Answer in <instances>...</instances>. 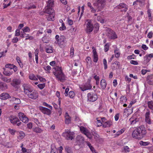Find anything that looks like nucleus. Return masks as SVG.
<instances>
[{
	"label": "nucleus",
	"instance_id": "nucleus-55",
	"mask_svg": "<svg viewBox=\"0 0 153 153\" xmlns=\"http://www.w3.org/2000/svg\"><path fill=\"white\" fill-rule=\"evenodd\" d=\"M66 28L65 26V24L63 23H62V24L61 27L59 28L60 30H65Z\"/></svg>",
	"mask_w": 153,
	"mask_h": 153
},
{
	"label": "nucleus",
	"instance_id": "nucleus-28",
	"mask_svg": "<svg viewBox=\"0 0 153 153\" xmlns=\"http://www.w3.org/2000/svg\"><path fill=\"white\" fill-rule=\"evenodd\" d=\"M100 85L101 88L104 89L106 87V83L105 79H102L100 82Z\"/></svg>",
	"mask_w": 153,
	"mask_h": 153
},
{
	"label": "nucleus",
	"instance_id": "nucleus-37",
	"mask_svg": "<svg viewBox=\"0 0 153 153\" xmlns=\"http://www.w3.org/2000/svg\"><path fill=\"white\" fill-rule=\"evenodd\" d=\"M53 0H49L48 1V7H53Z\"/></svg>",
	"mask_w": 153,
	"mask_h": 153
},
{
	"label": "nucleus",
	"instance_id": "nucleus-25",
	"mask_svg": "<svg viewBox=\"0 0 153 153\" xmlns=\"http://www.w3.org/2000/svg\"><path fill=\"white\" fill-rule=\"evenodd\" d=\"M114 53L115 57L116 58H118L120 57V50L117 47L114 49Z\"/></svg>",
	"mask_w": 153,
	"mask_h": 153
},
{
	"label": "nucleus",
	"instance_id": "nucleus-21",
	"mask_svg": "<svg viewBox=\"0 0 153 153\" xmlns=\"http://www.w3.org/2000/svg\"><path fill=\"white\" fill-rule=\"evenodd\" d=\"M65 123L66 124H68L71 123V117L69 116L67 112H66L65 115Z\"/></svg>",
	"mask_w": 153,
	"mask_h": 153
},
{
	"label": "nucleus",
	"instance_id": "nucleus-10",
	"mask_svg": "<svg viewBox=\"0 0 153 153\" xmlns=\"http://www.w3.org/2000/svg\"><path fill=\"white\" fill-rule=\"evenodd\" d=\"M107 31V36L109 39H114L117 38V36L113 30L109 29Z\"/></svg>",
	"mask_w": 153,
	"mask_h": 153
},
{
	"label": "nucleus",
	"instance_id": "nucleus-50",
	"mask_svg": "<svg viewBox=\"0 0 153 153\" xmlns=\"http://www.w3.org/2000/svg\"><path fill=\"white\" fill-rule=\"evenodd\" d=\"M42 40L45 43H48L49 42V40L47 39V37L45 36L42 38Z\"/></svg>",
	"mask_w": 153,
	"mask_h": 153
},
{
	"label": "nucleus",
	"instance_id": "nucleus-3",
	"mask_svg": "<svg viewBox=\"0 0 153 153\" xmlns=\"http://www.w3.org/2000/svg\"><path fill=\"white\" fill-rule=\"evenodd\" d=\"M54 68L56 71L53 72L54 75L56 77L58 80L62 81L65 79V76L63 73L61 68L60 67L56 66Z\"/></svg>",
	"mask_w": 153,
	"mask_h": 153
},
{
	"label": "nucleus",
	"instance_id": "nucleus-17",
	"mask_svg": "<svg viewBox=\"0 0 153 153\" xmlns=\"http://www.w3.org/2000/svg\"><path fill=\"white\" fill-rule=\"evenodd\" d=\"M116 8L121 9L122 11L126 12L128 10L127 6L123 3H121L117 6Z\"/></svg>",
	"mask_w": 153,
	"mask_h": 153
},
{
	"label": "nucleus",
	"instance_id": "nucleus-15",
	"mask_svg": "<svg viewBox=\"0 0 153 153\" xmlns=\"http://www.w3.org/2000/svg\"><path fill=\"white\" fill-rule=\"evenodd\" d=\"M40 110L45 114L49 115L51 114V111L49 109L42 106L39 107Z\"/></svg>",
	"mask_w": 153,
	"mask_h": 153
},
{
	"label": "nucleus",
	"instance_id": "nucleus-22",
	"mask_svg": "<svg viewBox=\"0 0 153 153\" xmlns=\"http://www.w3.org/2000/svg\"><path fill=\"white\" fill-rule=\"evenodd\" d=\"M84 140V138L81 135H78L76 137V142L78 144L80 145L83 143Z\"/></svg>",
	"mask_w": 153,
	"mask_h": 153
},
{
	"label": "nucleus",
	"instance_id": "nucleus-36",
	"mask_svg": "<svg viewBox=\"0 0 153 153\" xmlns=\"http://www.w3.org/2000/svg\"><path fill=\"white\" fill-rule=\"evenodd\" d=\"M25 134L24 132L22 131H20L19 132L18 138L19 139H21L25 136Z\"/></svg>",
	"mask_w": 153,
	"mask_h": 153
},
{
	"label": "nucleus",
	"instance_id": "nucleus-60",
	"mask_svg": "<svg viewBox=\"0 0 153 153\" xmlns=\"http://www.w3.org/2000/svg\"><path fill=\"white\" fill-rule=\"evenodd\" d=\"M145 120L146 123L149 124H151V122L150 117L145 118Z\"/></svg>",
	"mask_w": 153,
	"mask_h": 153
},
{
	"label": "nucleus",
	"instance_id": "nucleus-8",
	"mask_svg": "<svg viewBox=\"0 0 153 153\" xmlns=\"http://www.w3.org/2000/svg\"><path fill=\"white\" fill-rule=\"evenodd\" d=\"M101 119L102 122V127L103 128L110 127L112 124V122L111 120L106 121V120L105 118H101Z\"/></svg>",
	"mask_w": 153,
	"mask_h": 153
},
{
	"label": "nucleus",
	"instance_id": "nucleus-34",
	"mask_svg": "<svg viewBox=\"0 0 153 153\" xmlns=\"http://www.w3.org/2000/svg\"><path fill=\"white\" fill-rule=\"evenodd\" d=\"M30 79L33 80H37V77L35 76L33 74H30L29 76Z\"/></svg>",
	"mask_w": 153,
	"mask_h": 153
},
{
	"label": "nucleus",
	"instance_id": "nucleus-59",
	"mask_svg": "<svg viewBox=\"0 0 153 153\" xmlns=\"http://www.w3.org/2000/svg\"><path fill=\"white\" fill-rule=\"evenodd\" d=\"M109 45L108 44H106L104 46V50L105 52H107L108 50Z\"/></svg>",
	"mask_w": 153,
	"mask_h": 153
},
{
	"label": "nucleus",
	"instance_id": "nucleus-54",
	"mask_svg": "<svg viewBox=\"0 0 153 153\" xmlns=\"http://www.w3.org/2000/svg\"><path fill=\"white\" fill-rule=\"evenodd\" d=\"M103 63L104 65V69H106L107 68V61L105 59H104L103 60Z\"/></svg>",
	"mask_w": 153,
	"mask_h": 153
},
{
	"label": "nucleus",
	"instance_id": "nucleus-51",
	"mask_svg": "<svg viewBox=\"0 0 153 153\" xmlns=\"http://www.w3.org/2000/svg\"><path fill=\"white\" fill-rule=\"evenodd\" d=\"M74 93L73 91H71L69 92V96L70 98H73L74 96Z\"/></svg>",
	"mask_w": 153,
	"mask_h": 153
},
{
	"label": "nucleus",
	"instance_id": "nucleus-4",
	"mask_svg": "<svg viewBox=\"0 0 153 153\" xmlns=\"http://www.w3.org/2000/svg\"><path fill=\"white\" fill-rule=\"evenodd\" d=\"M62 135L66 140H71L74 136V133L68 130L63 133Z\"/></svg>",
	"mask_w": 153,
	"mask_h": 153
},
{
	"label": "nucleus",
	"instance_id": "nucleus-61",
	"mask_svg": "<svg viewBox=\"0 0 153 153\" xmlns=\"http://www.w3.org/2000/svg\"><path fill=\"white\" fill-rule=\"evenodd\" d=\"M70 51V56H73L74 55V48H71Z\"/></svg>",
	"mask_w": 153,
	"mask_h": 153
},
{
	"label": "nucleus",
	"instance_id": "nucleus-11",
	"mask_svg": "<svg viewBox=\"0 0 153 153\" xmlns=\"http://www.w3.org/2000/svg\"><path fill=\"white\" fill-rule=\"evenodd\" d=\"M21 83V80L19 79L14 78L10 84L15 88H18Z\"/></svg>",
	"mask_w": 153,
	"mask_h": 153
},
{
	"label": "nucleus",
	"instance_id": "nucleus-30",
	"mask_svg": "<svg viewBox=\"0 0 153 153\" xmlns=\"http://www.w3.org/2000/svg\"><path fill=\"white\" fill-rule=\"evenodd\" d=\"M130 151V148L127 146H125L123 147L122 152L124 153H128Z\"/></svg>",
	"mask_w": 153,
	"mask_h": 153
},
{
	"label": "nucleus",
	"instance_id": "nucleus-23",
	"mask_svg": "<svg viewBox=\"0 0 153 153\" xmlns=\"http://www.w3.org/2000/svg\"><path fill=\"white\" fill-rule=\"evenodd\" d=\"M9 94L6 93H4L0 95V99L1 100H5L8 99L9 97Z\"/></svg>",
	"mask_w": 153,
	"mask_h": 153
},
{
	"label": "nucleus",
	"instance_id": "nucleus-53",
	"mask_svg": "<svg viewBox=\"0 0 153 153\" xmlns=\"http://www.w3.org/2000/svg\"><path fill=\"white\" fill-rule=\"evenodd\" d=\"M86 61L88 64L90 63L91 64L92 61L91 60V59L90 57H87L86 59Z\"/></svg>",
	"mask_w": 153,
	"mask_h": 153
},
{
	"label": "nucleus",
	"instance_id": "nucleus-39",
	"mask_svg": "<svg viewBox=\"0 0 153 153\" xmlns=\"http://www.w3.org/2000/svg\"><path fill=\"white\" fill-rule=\"evenodd\" d=\"M121 103H123L126 102L127 100L126 97L125 96L121 97L120 98Z\"/></svg>",
	"mask_w": 153,
	"mask_h": 153
},
{
	"label": "nucleus",
	"instance_id": "nucleus-46",
	"mask_svg": "<svg viewBox=\"0 0 153 153\" xmlns=\"http://www.w3.org/2000/svg\"><path fill=\"white\" fill-rule=\"evenodd\" d=\"M65 150L67 153H72L71 148L68 146H66Z\"/></svg>",
	"mask_w": 153,
	"mask_h": 153
},
{
	"label": "nucleus",
	"instance_id": "nucleus-1",
	"mask_svg": "<svg viewBox=\"0 0 153 153\" xmlns=\"http://www.w3.org/2000/svg\"><path fill=\"white\" fill-rule=\"evenodd\" d=\"M105 0H96L95 2L93 4L94 6L96 7L94 9L92 6L91 3L87 2L88 6L91 12L92 13H95L96 11L99 12L105 6Z\"/></svg>",
	"mask_w": 153,
	"mask_h": 153
},
{
	"label": "nucleus",
	"instance_id": "nucleus-48",
	"mask_svg": "<svg viewBox=\"0 0 153 153\" xmlns=\"http://www.w3.org/2000/svg\"><path fill=\"white\" fill-rule=\"evenodd\" d=\"M125 129L124 128H123L121 129L120 130L118 131L116 134V135L117 136L119 135H120L121 134L125 131Z\"/></svg>",
	"mask_w": 153,
	"mask_h": 153
},
{
	"label": "nucleus",
	"instance_id": "nucleus-63",
	"mask_svg": "<svg viewBox=\"0 0 153 153\" xmlns=\"http://www.w3.org/2000/svg\"><path fill=\"white\" fill-rule=\"evenodd\" d=\"M51 153H58L57 149L56 148L52 149L51 151Z\"/></svg>",
	"mask_w": 153,
	"mask_h": 153
},
{
	"label": "nucleus",
	"instance_id": "nucleus-27",
	"mask_svg": "<svg viewBox=\"0 0 153 153\" xmlns=\"http://www.w3.org/2000/svg\"><path fill=\"white\" fill-rule=\"evenodd\" d=\"M54 10L50 7H48L45 10V12L49 14H51L53 13H55L54 12Z\"/></svg>",
	"mask_w": 153,
	"mask_h": 153
},
{
	"label": "nucleus",
	"instance_id": "nucleus-19",
	"mask_svg": "<svg viewBox=\"0 0 153 153\" xmlns=\"http://www.w3.org/2000/svg\"><path fill=\"white\" fill-rule=\"evenodd\" d=\"M10 101L12 102V103L16 105L20 104L21 102L19 98H16L14 97H12Z\"/></svg>",
	"mask_w": 153,
	"mask_h": 153
},
{
	"label": "nucleus",
	"instance_id": "nucleus-35",
	"mask_svg": "<svg viewBox=\"0 0 153 153\" xmlns=\"http://www.w3.org/2000/svg\"><path fill=\"white\" fill-rule=\"evenodd\" d=\"M147 104L149 108L151 110H153V101L148 102Z\"/></svg>",
	"mask_w": 153,
	"mask_h": 153
},
{
	"label": "nucleus",
	"instance_id": "nucleus-9",
	"mask_svg": "<svg viewBox=\"0 0 153 153\" xmlns=\"http://www.w3.org/2000/svg\"><path fill=\"white\" fill-rule=\"evenodd\" d=\"M88 100L90 101L94 102L97 99V94L94 93H89L88 94Z\"/></svg>",
	"mask_w": 153,
	"mask_h": 153
},
{
	"label": "nucleus",
	"instance_id": "nucleus-26",
	"mask_svg": "<svg viewBox=\"0 0 153 153\" xmlns=\"http://www.w3.org/2000/svg\"><path fill=\"white\" fill-rule=\"evenodd\" d=\"M7 85L0 82V90H3L7 89Z\"/></svg>",
	"mask_w": 153,
	"mask_h": 153
},
{
	"label": "nucleus",
	"instance_id": "nucleus-13",
	"mask_svg": "<svg viewBox=\"0 0 153 153\" xmlns=\"http://www.w3.org/2000/svg\"><path fill=\"white\" fill-rule=\"evenodd\" d=\"M55 42L59 45H65L66 44V41L65 40V37L64 36H60L59 39L55 41Z\"/></svg>",
	"mask_w": 153,
	"mask_h": 153
},
{
	"label": "nucleus",
	"instance_id": "nucleus-12",
	"mask_svg": "<svg viewBox=\"0 0 153 153\" xmlns=\"http://www.w3.org/2000/svg\"><path fill=\"white\" fill-rule=\"evenodd\" d=\"M27 96L30 98L35 100L38 97V93L37 91L34 90L30 92L27 95Z\"/></svg>",
	"mask_w": 153,
	"mask_h": 153
},
{
	"label": "nucleus",
	"instance_id": "nucleus-49",
	"mask_svg": "<svg viewBox=\"0 0 153 153\" xmlns=\"http://www.w3.org/2000/svg\"><path fill=\"white\" fill-rule=\"evenodd\" d=\"M14 65L13 64H8L6 65L5 67L6 68H10L11 69H13Z\"/></svg>",
	"mask_w": 153,
	"mask_h": 153
},
{
	"label": "nucleus",
	"instance_id": "nucleus-31",
	"mask_svg": "<svg viewBox=\"0 0 153 153\" xmlns=\"http://www.w3.org/2000/svg\"><path fill=\"white\" fill-rule=\"evenodd\" d=\"M55 13L49 14L47 17V20L48 21H53L54 20Z\"/></svg>",
	"mask_w": 153,
	"mask_h": 153
},
{
	"label": "nucleus",
	"instance_id": "nucleus-41",
	"mask_svg": "<svg viewBox=\"0 0 153 153\" xmlns=\"http://www.w3.org/2000/svg\"><path fill=\"white\" fill-rule=\"evenodd\" d=\"M37 79H39L41 82H44L46 81L45 78H43L39 75H37Z\"/></svg>",
	"mask_w": 153,
	"mask_h": 153
},
{
	"label": "nucleus",
	"instance_id": "nucleus-52",
	"mask_svg": "<svg viewBox=\"0 0 153 153\" xmlns=\"http://www.w3.org/2000/svg\"><path fill=\"white\" fill-rule=\"evenodd\" d=\"M37 86L40 89H42L45 87V83L39 84Z\"/></svg>",
	"mask_w": 153,
	"mask_h": 153
},
{
	"label": "nucleus",
	"instance_id": "nucleus-5",
	"mask_svg": "<svg viewBox=\"0 0 153 153\" xmlns=\"http://www.w3.org/2000/svg\"><path fill=\"white\" fill-rule=\"evenodd\" d=\"M86 27L85 30L86 32L90 33L93 31L94 26L91 20H88L87 21V22L86 23Z\"/></svg>",
	"mask_w": 153,
	"mask_h": 153
},
{
	"label": "nucleus",
	"instance_id": "nucleus-44",
	"mask_svg": "<svg viewBox=\"0 0 153 153\" xmlns=\"http://www.w3.org/2000/svg\"><path fill=\"white\" fill-rule=\"evenodd\" d=\"M44 69L47 71V73H50L51 69V67L50 66L48 65L44 67Z\"/></svg>",
	"mask_w": 153,
	"mask_h": 153
},
{
	"label": "nucleus",
	"instance_id": "nucleus-7",
	"mask_svg": "<svg viewBox=\"0 0 153 153\" xmlns=\"http://www.w3.org/2000/svg\"><path fill=\"white\" fill-rule=\"evenodd\" d=\"M80 129L81 131L85 134L88 138L91 139L92 138V136L90 132L85 128L81 126L80 127Z\"/></svg>",
	"mask_w": 153,
	"mask_h": 153
},
{
	"label": "nucleus",
	"instance_id": "nucleus-33",
	"mask_svg": "<svg viewBox=\"0 0 153 153\" xmlns=\"http://www.w3.org/2000/svg\"><path fill=\"white\" fill-rule=\"evenodd\" d=\"M3 74L4 75L9 76L12 75L13 74V71H10L8 70H4L3 71Z\"/></svg>",
	"mask_w": 153,
	"mask_h": 153
},
{
	"label": "nucleus",
	"instance_id": "nucleus-18",
	"mask_svg": "<svg viewBox=\"0 0 153 153\" xmlns=\"http://www.w3.org/2000/svg\"><path fill=\"white\" fill-rule=\"evenodd\" d=\"M92 87V86L89 82L86 83L83 86L81 87L80 88L82 91H84L86 90L91 89Z\"/></svg>",
	"mask_w": 153,
	"mask_h": 153
},
{
	"label": "nucleus",
	"instance_id": "nucleus-42",
	"mask_svg": "<svg viewBox=\"0 0 153 153\" xmlns=\"http://www.w3.org/2000/svg\"><path fill=\"white\" fill-rule=\"evenodd\" d=\"M96 120L97 121L96 122L97 126L99 127L101 126L102 125V121H101L100 120H98L97 119Z\"/></svg>",
	"mask_w": 153,
	"mask_h": 153
},
{
	"label": "nucleus",
	"instance_id": "nucleus-24",
	"mask_svg": "<svg viewBox=\"0 0 153 153\" xmlns=\"http://www.w3.org/2000/svg\"><path fill=\"white\" fill-rule=\"evenodd\" d=\"M129 121L131 125H134L138 121L137 118L134 117H132L129 119Z\"/></svg>",
	"mask_w": 153,
	"mask_h": 153
},
{
	"label": "nucleus",
	"instance_id": "nucleus-43",
	"mask_svg": "<svg viewBox=\"0 0 153 153\" xmlns=\"http://www.w3.org/2000/svg\"><path fill=\"white\" fill-rule=\"evenodd\" d=\"M24 33L29 32L30 31V29L28 27H25L22 29Z\"/></svg>",
	"mask_w": 153,
	"mask_h": 153
},
{
	"label": "nucleus",
	"instance_id": "nucleus-20",
	"mask_svg": "<svg viewBox=\"0 0 153 153\" xmlns=\"http://www.w3.org/2000/svg\"><path fill=\"white\" fill-rule=\"evenodd\" d=\"M92 52L93 53V61L95 62H97L98 59V55L97 54V52L95 49H93Z\"/></svg>",
	"mask_w": 153,
	"mask_h": 153
},
{
	"label": "nucleus",
	"instance_id": "nucleus-45",
	"mask_svg": "<svg viewBox=\"0 0 153 153\" xmlns=\"http://www.w3.org/2000/svg\"><path fill=\"white\" fill-rule=\"evenodd\" d=\"M139 143L141 146H146L149 144V143L148 142H144L141 141H140Z\"/></svg>",
	"mask_w": 153,
	"mask_h": 153
},
{
	"label": "nucleus",
	"instance_id": "nucleus-29",
	"mask_svg": "<svg viewBox=\"0 0 153 153\" xmlns=\"http://www.w3.org/2000/svg\"><path fill=\"white\" fill-rule=\"evenodd\" d=\"M45 50L46 52L48 53H51L53 52V48L51 46L46 47Z\"/></svg>",
	"mask_w": 153,
	"mask_h": 153
},
{
	"label": "nucleus",
	"instance_id": "nucleus-38",
	"mask_svg": "<svg viewBox=\"0 0 153 153\" xmlns=\"http://www.w3.org/2000/svg\"><path fill=\"white\" fill-rule=\"evenodd\" d=\"M144 62L146 64L148 63L150 60V59L148 56V55H146L144 57Z\"/></svg>",
	"mask_w": 153,
	"mask_h": 153
},
{
	"label": "nucleus",
	"instance_id": "nucleus-32",
	"mask_svg": "<svg viewBox=\"0 0 153 153\" xmlns=\"http://www.w3.org/2000/svg\"><path fill=\"white\" fill-rule=\"evenodd\" d=\"M33 131L37 133H41L42 131L38 127H35L33 128Z\"/></svg>",
	"mask_w": 153,
	"mask_h": 153
},
{
	"label": "nucleus",
	"instance_id": "nucleus-47",
	"mask_svg": "<svg viewBox=\"0 0 153 153\" xmlns=\"http://www.w3.org/2000/svg\"><path fill=\"white\" fill-rule=\"evenodd\" d=\"M3 80L7 83H9L11 81V79L10 78H7V77H3L2 78Z\"/></svg>",
	"mask_w": 153,
	"mask_h": 153
},
{
	"label": "nucleus",
	"instance_id": "nucleus-16",
	"mask_svg": "<svg viewBox=\"0 0 153 153\" xmlns=\"http://www.w3.org/2000/svg\"><path fill=\"white\" fill-rule=\"evenodd\" d=\"M10 122L13 125H15L18 123L19 122V119L15 116H11L9 118Z\"/></svg>",
	"mask_w": 153,
	"mask_h": 153
},
{
	"label": "nucleus",
	"instance_id": "nucleus-2",
	"mask_svg": "<svg viewBox=\"0 0 153 153\" xmlns=\"http://www.w3.org/2000/svg\"><path fill=\"white\" fill-rule=\"evenodd\" d=\"M145 128L142 126L136 128L133 131L132 136L136 139H140L144 137L146 134Z\"/></svg>",
	"mask_w": 153,
	"mask_h": 153
},
{
	"label": "nucleus",
	"instance_id": "nucleus-14",
	"mask_svg": "<svg viewBox=\"0 0 153 153\" xmlns=\"http://www.w3.org/2000/svg\"><path fill=\"white\" fill-rule=\"evenodd\" d=\"M18 116L20 120L23 122L26 123L28 122V118L24 113L22 112H20L18 114Z\"/></svg>",
	"mask_w": 153,
	"mask_h": 153
},
{
	"label": "nucleus",
	"instance_id": "nucleus-40",
	"mask_svg": "<svg viewBox=\"0 0 153 153\" xmlns=\"http://www.w3.org/2000/svg\"><path fill=\"white\" fill-rule=\"evenodd\" d=\"M99 25L98 23H95L94 25V31L96 33L99 30Z\"/></svg>",
	"mask_w": 153,
	"mask_h": 153
},
{
	"label": "nucleus",
	"instance_id": "nucleus-62",
	"mask_svg": "<svg viewBox=\"0 0 153 153\" xmlns=\"http://www.w3.org/2000/svg\"><path fill=\"white\" fill-rule=\"evenodd\" d=\"M150 111L149 110H147V111L146 112L145 116V118L150 117Z\"/></svg>",
	"mask_w": 153,
	"mask_h": 153
},
{
	"label": "nucleus",
	"instance_id": "nucleus-57",
	"mask_svg": "<svg viewBox=\"0 0 153 153\" xmlns=\"http://www.w3.org/2000/svg\"><path fill=\"white\" fill-rule=\"evenodd\" d=\"M8 131L12 135H14L15 134V133L16 131L13 129H9Z\"/></svg>",
	"mask_w": 153,
	"mask_h": 153
},
{
	"label": "nucleus",
	"instance_id": "nucleus-56",
	"mask_svg": "<svg viewBox=\"0 0 153 153\" xmlns=\"http://www.w3.org/2000/svg\"><path fill=\"white\" fill-rule=\"evenodd\" d=\"M153 33L152 31H150L147 34V36L149 38L151 39L152 37Z\"/></svg>",
	"mask_w": 153,
	"mask_h": 153
},
{
	"label": "nucleus",
	"instance_id": "nucleus-58",
	"mask_svg": "<svg viewBox=\"0 0 153 153\" xmlns=\"http://www.w3.org/2000/svg\"><path fill=\"white\" fill-rule=\"evenodd\" d=\"M25 37H26L25 39L26 40L28 39L31 40L33 39V37L32 36H29V34H27Z\"/></svg>",
	"mask_w": 153,
	"mask_h": 153
},
{
	"label": "nucleus",
	"instance_id": "nucleus-64",
	"mask_svg": "<svg viewBox=\"0 0 153 153\" xmlns=\"http://www.w3.org/2000/svg\"><path fill=\"white\" fill-rule=\"evenodd\" d=\"M36 8V6L33 4H31L30 5V6L28 7H27V9L28 10L30 9H34Z\"/></svg>",
	"mask_w": 153,
	"mask_h": 153
},
{
	"label": "nucleus",
	"instance_id": "nucleus-6",
	"mask_svg": "<svg viewBox=\"0 0 153 153\" xmlns=\"http://www.w3.org/2000/svg\"><path fill=\"white\" fill-rule=\"evenodd\" d=\"M22 86L23 88L24 92L25 94L27 95L33 90V88H32L31 86L28 84H24L22 85Z\"/></svg>",
	"mask_w": 153,
	"mask_h": 153
}]
</instances>
